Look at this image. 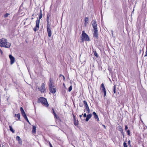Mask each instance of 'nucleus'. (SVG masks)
<instances>
[{"instance_id": "1a4fd4ad", "label": "nucleus", "mask_w": 147, "mask_h": 147, "mask_svg": "<svg viewBox=\"0 0 147 147\" xmlns=\"http://www.w3.org/2000/svg\"><path fill=\"white\" fill-rule=\"evenodd\" d=\"M101 87L102 88V90L103 92L104 96H105L106 95V90L105 88V86L103 84H102L101 86Z\"/></svg>"}, {"instance_id": "c85d7f7f", "label": "nucleus", "mask_w": 147, "mask_h": 147, "mask_svg": "<svg viewBox=\"0 0 147 147\" xmlns=\"http://www.w3.org/2000/svg\"><path fill=\"white\" fill-rule=\"evenodd\" d=\"M47 26L49 25V26H50V25L49 24V19H47Z\"/></svg>"}, {"instance_id": "4be33fe9", "label": "nucleus", "mask_w": 147, "mask_h": 147, "mask_svg": "<svg viewBox=\"0 0 147 147\" xmlns=\"http://www.w3.org/2000/svg\"><path fill=\"white\" fill-rule=\"evenodd\" d=\"M86 110L87 111V113H90V110L88 106L86 107Z\"/></svg>"}, {"instance_id": "7c9ffc66", "label": "nucleus", "mask_w": 147, "mask_h": 147, "mask_svg": "<svg viewBox=\"0 0 147 147\" xmlns=\"http://www.w3.org/2000/svg\"><path fill=\"white\" fill-rule=\"evenodd\" d=\"M123 146L124 147H127V144L125 142H124L123 143Z\"/></svg>"}, {"instance_id": "a211bd4d", "label": "nucleus", "mask_w": 147, "mask_h": 147, "mask_svg": "<svg viewBox=\"0 0 147 147\" xmlns=\"http://www.w3.org/2000/svg\"><path fill=\"white\" fill-rule=\"evenodd\" d=\"M88 18L87 17H85V23L84 24V25L86 26L87 24L88 23Z\"/></svg>"}, {"instance_id": "412c9836", "label": "nucleus", "mask_w": 147, "mask_h": 147, "mask_svg": "<svg viewBox=\"0 0 147 147\" xmlns=\"http://www.w3.org/2000/svg\"><path fill=\"white\" fill-rule=\"evenodd\" d=\"M83 103L85 105V107H88V106L87 104V103L86 101L84 100L83 101Z\"/></svg>"}, {"instance_id": "f704fd0d", "label": "nucleus", "mask_w": 147, "mask_h": 147, "mask_svg": "<svg viewBox=\"0 0 147 147\" xmlns=\"http://www.w3.org/2000/svg\"><path fill=\"white\" fill-rule=\"evenodd\" d=\"M0 52L1 53V55H2L3 54V52L0 49Z\"/></svg>"}, {"instance_id": "f257e3e1", "label": "nucleus", "mask_w": 147, "mask_h": 147, "mask_svg": "<svg viewBox=\"0 0 147 147\" xmlns=\"http://www.w3.org/2000/svg\"><path fill=\"white\" fill-rule=\"evenodd\" d=\"M11 45V43L8 42L5 38L0 39V47L8 48L10 47Z\"/></svg>"}, {"instance_id": "39448f33", "label": "nucleus", "mask_w": 147, "mask_h": 147, "mask_svg": "<svg viewBox=\"0 0 147 147\" xmlns=\"http://www.w3.org/2000/svg\"><path fill=\"white\" fill-rule=\"evenodd\" d=\"M38 89L41 92H45V91L46 89L45 87V84L43 83L42 84L41 86Z\"/></svg>"}, {"instance_id": "2eb2a0df", "label": "nucleus", "mask_w": 147, "mask_h": 147, "mask_svg": "<svg viewBox=\"0 0 147 147\" xmlns=\"http://www.w3.org/2000/svg\"><path fill=\"white\" fill-rule=\"evenodd\" d=\"M36 127L35 126H32V132L33 134H35L36 133Z\"/></svg>"}, {"instance_id": "4c0bfd02", "label": "nucleus", "mask_w": 147, "mask_h": 147, "mask_svg": "<svg viewBox=\"0 0 147 147\" xmlns=\"http://www.w3.org/2000/svg\"><path fill=\"white\" fill-rule=\"evenodd\" d=\"M127 129H128V127L126 125L125 126V130H127Z\"/></svg>"}, {"instance_id": "9d476101", "label": "nucleus", "mask_w": 147, "mask_h": 147, "mask_svg": "<svg viewBox=\"0 0 147 147\" xmlns=\"http://www.w3.org/2000/svg\"><path fill=\"white\" fill-rule=\"evenodd\" d=\"M93 115L94 116V117L95 119H97V121H99V118L98 117L97 115L96 114V113L94 112L92 113Z\"/></svg>"}, {"instance_id": "f3484780", "label": "nucleus", "mask_w": 147, "mask_h": 147, "mask_svg": "<svg viewBox=\"0 0 147 147\" xmlns=\"http://www.w3.org/2000/svg\"><path fill=\"white\" fill-rule=\"evenodd\" d=\"M15 117H17L18 118V119H16V120L17 121H18V120H19L20 119V113H18L17 114H15Z\"/></svg>"}, {"instance_id": "b1692460", "label": "nucleus", "mask_w": 147, "mask_h": 147, "mask_svg": "<svg viewBox=\"0 0 147 147\" xmlns=\"http://www.w3.org/2000/svg\"><path fill=\"white\" fill-rule=\"evenodd\" d=\"M113 92L114 93H116V86L115 85L113 87Z\"/></svg>"}, {"instance_id": "ea45409f", "label": "nucleus", "mask_w": 147, "mask_h": 147, "mask_svg": "<svg viewBox=\"0 0 147 147\" xmlns=\"http://www.w3.org/2000/svg\"><path fill=\"white\" fill-rule=\"evenodd\" d=\"M102 126H103V127H104V128L105 129H106V127H105V125H102Z\"/></svg>"}, {"instance_id": "58836bf2", "label": "nucleus", "mask_w": 147, "mask_h": 147, "mask_svg": "<svg viewBox=\"0 0 147 147\" xmlns=\"http://www.w3.org/2000/svg\"><path fill=\"white\" fill-rule=\"evenodd\" d=\"M49 16L48 15L47 16V19H49Z\"/></svg>"}, {"instance_id": "4468645a", "label": "nucleus", "mask_w": 147, "mask_h": 147, "mask_svg": "<svg viewBox=\"0 0 147 147\" xmlns=\"http://www.w3.org/2000/svg\"><path fill=\"white\" fill-rule=\"evenodd\" d=\"M92 116V115L91 114H88L86 118V121H88Z\"/></svg>"}, {"instance_id": "cd10ccee", "label": "nucleus", "mask_w": 147, "mask_h": 147, "mask_svg": "<svg viewBox=\"0 0 147 147\" xmlns=\"http://www.w3.org/2000/svg\"><path fill=\"white\" fill-rule=\"evenodd\" d=\"M72 86L71 85V86H70L69 87V88L68 91L69 92H70L71 90L72 89Z\"/></svg>"}, {"instance_id": "0eeeda50", "label": "nucleus", "mask_w": 147, "mask_h": 147, "mask_svg": "<svg viewBox=\"0 0 147 147\" xmlns=\"http://www.w3.org/2000/svg\"><path fill=\"white\" fill-rule=\"evenodd\" d=\"M9 57L10 59V64L11 65H12L15 62V58L11 55H9Z\"/></svg>"}, {"instance_id": "393cba45", "label": "nucleus", "mask_w": 147, "mask_h": 147, "mask_svg": "<svg viewBox=\"0 0 147 147\" xmlns=\"http://www.w3.org/2000/svg\"><path fill=\"white\" fill-rule=\"evenodd\" d=\"M94 55L96 57H98V54L97 53L96 51H94Z\"/></svg>"}, {"instance_id": "a878e982", "label": "nucleus", "mask_w": 147, "mask_h": 147, "mask_svg": "<svg viewBox=\"0 0 147 147\" xmlns=\"http://www.w3.org/2000/svg\"><path fill=\"white\" fill-rule=\"evenodd\" d=\"M9 15V13H6L4 15V17L5 18H6Z\"/></svg>"}, {"instance_id": "f8f14e48", "label": "nucleus", "mask_w": 147, "mask_h": 147, "mask_svg": "<svg viewBox=\"0 0 147 147\" xmlns=\"http://www.w3.org/2000/svg\"><path fill=\"white\" fill-rule=\"evenodd\" d=\"M16 139L18 141L19 143L20 144H22V140L20 139V137L19 136H17L16 137Z\"/></svg>"}, {"instance_id": "2f4dec72", "label": "nucleus", "mask_w": 147, "mask_h": 147, "mask_svg": "<svg viewBox=\"0 0 147 147\" xmlns=\"http://www.w3.org/2000/svg\"><path fill=\"white\" fill-rule=\"evenodd\" d=\"M127 133L128 135H129L130 134V132L129 130H128L127 131Z\"/></svg>"}, {"instance_id": "de8ad7c7", "label": "nucleus", "mask_w": 147, "mask_h": 147, "mask_svg": "<svg viewBox=\"0 0 147 147\" xmlns=\"http://www.w3.org/2000/svg\"><path fill=\"white\" fill-rule=\"evenodd\" d=\"M63 76V75H60V76Z\"/></svg>"}, {"instance_id": "c9c22d12", "label": "nucleus", "mask_w": 147, "mask_h": 147, "mask_svg": "<svg viewBox=\"0 0 147 147\" xmlns=\"http://www.w3.org/2000/svg\"><path fill=\"white\" fill-rule=\"evenodd\" d=\"M83 116L84 117H87L86 116V113H85L84 115H83Z\"/></svg>"}, {"instance_id": "e433bc0d", "label": "nucleus", "mask_w": 147, "mask_h": 147, "mask_svg": "<svg viewBox=\"0 0 147 147\" xmlns=\"http://www.w3.org/2000/svg\"><path fill=\"white\" fill-rule=\"evenodd\" d=\"M119 129L120 130V131L122 130V128H121V127H119Z\"/></svg>"}, {"instance_id": "7ed1b4c3", "label": "nucleus", "mask_w": 147, "mask_h": 147, "mask_svg": "<svg viewBox=\"0 0 147 147\" xmlns=\"http://www.w3.org/2000/svg\"><path fill=\"white\" fill-rule=\"evenodd\" d=\"M82 41H89L90 40L88 36L85 32L84 31H83L81 37Z\"/></svg>"}, {"instance_id": "c756f323", "label": "nucleus", "mask_w": 147, "mask_h": 147, "mask_svg": "<svg viewBox=\"0 0 147 147\" xmlns=\"http://www.w3.org/2000/svg\"><path fill=\"white\" fill-rule=\"evenodd\" d=\"M20 111H21V113L24 112L23 109V108L22 107H21L20 108Z\"/></svg>"}, {"instance_id": "c03bdc74", "label": "nucleus", "mask_w": 147, "mask_h": 147, "mask_svg": "<svg viewBox=\"0 0 147 147\" xmlns=\"http://www.w3.org/2000/svg\"><path fill=\"white\" fill-rule=\"evenodd\" d=\"M30 124V122H29L28 120L27 121H26Z\"/></svg>"}, {"instance_id": "6ab92c4d", "label": "nucleus", "mask_w": 147, "mask_h": 147, "mask_svg": "<svg viewBox=\"0 0 147 147\" xmlns=\"http://www.w3.org/2000/svg\"><path fill=\"white\" fill-rule=\"evenodd\" d=\"M74 124L75 125H77L78 124V120H76V119H74Z\"/></svg>"}, {"instance_id": "6e6552de", "label": "nucleus", "mask_w": 147, "mask_h": 147, "mask_svg": "<svg viewBox=\"0 0 147 147\" xmlns=\"http://www.w3.org/2000/svg\"><path fill=\"white\" fill-rule=\"evenodd\" d=\"M49 89L50 92H51L52 93L54 94L56 92V89L54 87V86L50 87Z\"/></svg>"}, {"instance_id": "bb28decb", "label": "nucleus", "mask_w": 147, "mask_h": 147, "mask_svg": "<svg viewBox=\"0 0 147 147\" xmlns=\"http://www.w3.org/2000/svg\"><path fill=\"white\" fill-rule=\"evenodd\" d=\"M22 114L23 116L24 117H25V116H26V115L25 112L22 113Z\"/></svg>"}, {"instance_id": "49530a36", "label": "nucleus", "mask_w": 147, "mask_h": 147, "mask_svg": "<svg viewBox=\"0 0 147 147\" xmlns=\"http://www.w3.org/2000/svg\"><path fill=\"white\" fill-rule=\"evenodd\" d=\"M82 115H80V118H81L82 117Z\"/></svg>"}, {"instance_id": "f03ea898", "label": "nucleus", "mask_w": 147, "mask_h": 147, "mask_svg": "<svg viewBox=\"0 0 147 147\" xmlns=\"http://www.w3.org/2000/svg\"><path fill=\"white\" fill-rule=\"evenodd\" d=\"M40 14L39 16V19L38 18L37 20L36 21V26L35 28L33 29L34 30L35 32H36L38 30L39 28V24L40 23V19H41L42 17V14L41 13V11L40 10Z\"/></svg>"}, {"instance_id": "9b49d317", "label": "nucleus", "mask_w": 147, "mask_h": 147, "mask_svg": "<svg viewBox=\"0 0 147 147\" xmlns=\"http://www.w3.org/2000/svg\"><path fill=\"white\" fill-rule=\"evenodd\" d=\"M92 26L94 29H97V25L95 21H94L92 24Z\"/></svg>"}, {"instance_id": "a18cd8bd", "label": "nucleus", "mask_w": 147, "mask_h": 147, "mask_svg": "<svg viewBox=\"0 0 147 147\" xmlns=\"http://www.w3.org/2000/svg\"><path fill=\"white\" fill-rule=\"evenodd\" d=\"M50 147H53L51 144L50 143Z\"/></svg>"}, {"instance_id": "ddd939ff", "label": "nucleus", "mask_w": 147, "mask_h": 147, "mask_svg": "<svg viewBox=\"0 0 147 147\" xmlns=\"http://www.w3.org/2000/svg\"><path fill=\"white\" fill-rule=\"evenodd\" d=\"M94 36L96 38L98 37V30L97 29H94Z\"/></svg>"}, {"instance_id": "8fccbe9b", "label": "nucleus", "mask_w": 147, "mask_h": 147, "mask_svg": "<svg viewBox=\"0 0 147 147\" xmlns=\"http://www.w3.org/2000/svg\"><path fill=\"white\" fill-rule=\"evenodd\" d=\"M5 90H6V88H5Z\"/></svg>"}, {"instance_id": "72a5a7b5", "label": "nucleus", "mask_w": 147, "mask_h": 147, "mask_svg": "<svg viewBox=\"0 0 147 147\" xmlns=\"http://www.w3.org/2000/svg\"><path fill=\"white\" fill-rule=\"evenodd\" d=\"M24 118L26 119V121H27L28 120L27 116H25V117H24Z\"/></svg>"}, {"instance_id": "5701e85b", "label": "nucleus", "mask_w": 147, "mask_h": 147, "mask_svg": "<svg viewBox=\"0 0 147 147\" xmlns=\"http://www.w3.org/2000/svg\"><path fill=\"white\" fill-rule=\"evenodd\" d=\"M53 114H54V116H55V117H56L57 119V115H56V114L55 112L54 111V110L53 109Z\"/></svg>"}, {"instance_id": "20e7f679", "label": "nucleus", "mask_w": 147, "mask_h": 147, "mask_svg": "<svg viewBox=\"0 0 147 147\" xmlns=\"http://www.w3.org/2000/svg\"><path fill=\"white\" fill-rule=\"evenodd\" d=\"M38 101L39 102L41 103L42 105L46 107H48L49 104L46 99L45 98L42 97H40L38 99Z\"/></svg>"}, {"instance_id": "dca6fc26", "label": "nucleus", "mask_w": 147, "mask_h": 147, "mask_svg": "<svg viewBox=\"0 0 147 147\" xmlns=\"http://www.w3.org/2000/svg\"><path fill=\"white\" fill-rule=\"evenodd\" d=\"M53 84H54V83L53 82H52L51 78H50V82H49V88L50 87H54V86H53Z\"/></svg>"}, {"instance_id": "aec40b11", "label": "nucleus", "mask_w": 147, "mask_h": 147, "mask_svg": "<svg viewBox=\"0 0 147 147\" xmlns=\"http://www.w3.org/2000/svg\"><path fill=\"white\" fill-rule=\"evenodd\" d=\"M9 128L10 130L13 133H14L15 132L14 130L12 128L11 126L9 125Z\"/></svg>"}, {"instance_id": "473e14b6", "label": "nucleus", "mask_w": 147, "mask_h": 147, "mask_svg": "<svg viewBox=\"0 0 147 147\" xmlns=\"http://www.w3.org/2000/svg\"><path fill=\"white\" fill-rule=\"evenodd\" d=\"M24 118L26 119V121H27L28 120L27 116H25V117H24Z\"/></svg>"}, {"instance_id": "09e8293b", "label": "nucleus", "mask_w": 147, "mask_h": 147, "mask_svg": "<svg viewBox=\"0 0 147 147\" xmlns=\"http://www.w3.org/2000/svg\"><path fill=\"white\" fill-rule=\"evenodd\" d=\"M80 107H82V106L80 105Z\"/></svg>"}, {"instance_id": "37998d69", "label": "nucleus", "mask_w": 147, "mask_h": 147, "mask_svg": "<svg viewBox=\"0 0 147 147\" xmlns=\"http://www.w3.org/2000/svg\"><path fill=\"white\" fill-rule=\"evenodd\" d=\"M9 97H8L7 98V102H8V99L9 98Z\"/></svg>"}, {"instance_id": "423d86ee", "label": "nucleus", "mask_w": 147, "mask_h": 147, "mask_svg": "<svg viewBox=\"0 0 147 147\" xmlns=\"http://www.w3.org/2000/svg\"><path fill=\"white\" fill-rule=\"evenodd\" d=\"M47 31L48 35L49 37H51V27L49 25L47 26Z\"/></svg>"}, {"instance_id": "79ce46f5", "label": "nucleus", "mask_w": 147, "mask_h": 147, "mask_svg": "<svg viewBox=\"0 0 147 147\" xmlns=\"http://www.w3.org/2000/svg\"><path fill=\"white\" fill-rule=\"evenodd\" d=\"M130 140H129V141H128V144H130Z\"/></svg>"}, {"instance_id": "a19ab883", "label": "nucleus", "mask_w": 147, "mask_h": 147, "mask_svg": "<svg viewBox=\"0 0 147 147\" xmlns=\"http://www.w3.org/2000/svg\"><path fill=\"white\" fill-rule=\"evenodd\" d=\"M62 76L63 77V80H65V78L64 76Z\"/></svg>"}]
</instances>
